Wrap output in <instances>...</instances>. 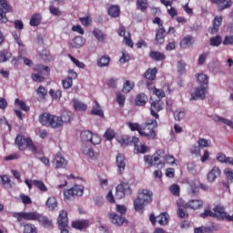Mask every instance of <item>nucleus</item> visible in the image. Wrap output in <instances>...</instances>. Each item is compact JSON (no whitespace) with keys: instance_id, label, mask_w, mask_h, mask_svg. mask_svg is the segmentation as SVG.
I'll return each instance as SVG.
<instances>
[{"instance_id":"nucleus-57","label":"nucleus","mask_w":233,"mask_h":233,"mask_svg":"<svg viewBox=\"0 0 233 233\" xmlns=\"http://www.w3.org/2000/svg\"><path fill=\"white\" fill-rule=\"evenodd\" d=\"M49 95L51 96L52 99L59 101V99H61L62 93H61V90H56V91L54 89H51L49 91Z\"/></svg>"},{"instance_id":"nucleus-13","label":"nucleus","mask_w":233,"mask_h":233,"mask_svg":"<svg viewBox=\"0 0 233 233\" xmlns=\"http://www.w3.org/2000/svg\"><path fill=\"white\" fill-rule=\"evenodd\" d=\"M12 8L5 1L0 2V21L1 23H6L8 21V18H6V13L10 12Z\"/></svg>"},{"instance_id":"nucleus-14","label":"nucleus","mask_w":233,"mask_h":233,"mask_svg":"<svg viewBox=\"0 0 233 233\" xmlns=\"http://www.w3.org/2000/svg\"><path fill=\"white\" fill-rule=\"evenodd\" d=\"M59 228H66L68 227V212L61 210L57 218Z\"/></svg>"},{"instance_id":"nucleus-18","label":"nucleus","mask_w":233,"mask_h":233,"mask_svg":"<svg viewBox=\"0 0 233 233\" xmlns=\"http://www.w3.org/2000/svg\"><path fill=\"white\" fill-rule=\"evenodd\" d=\"M160 110H163V106H161L160 101L151 102L150 112L153 117H156V119H159V114H157V112H159Z\"/></svg>"},{"instance_id":"nucleus-1","label":"nucleus","mask_w":233,"mask_h":233,"mask_svg":"<svg viewBox=\"0 0 233 233\" xmlns=\"http://www.w3.org/2000/svg\"><path fill=\"white\" fill-rule=\"evenodd\" d=\"M152 203V191L148 189L139 190L137 198L134 200V208L137 212H143L145 206Z\"/></svg>"},{"instance_id":"nucleus-43","label":"nucleus","mask_w":233,"mask_h":233,"mask_svg":"<svg viewBox=\"0 0 233 233\" xmlns=\"http://www.w3.org/2000/svg\"><path fill=\"white\" fill-rule=\"evenodd\" d=\"M134 86V82L127 80L123 85L122 92H124V94H128V92H130Z\"/></svg>"},{"instance_id":"nucleus-5","label":"nucleus","mask_w":233,"mask_h":233,"mask_svg":"<svg viewBox=\"0 0 233 233\" xmlns=\"http://www.w3.org/2000/svg\"><path fill=\"white\" fill-rule=\"evenodd\" d=\"M34 70L35 72H38V73H34L31 76L33 81H35V83H43V81H45V76H43L50 75V67L45 66L43 65L35 66Z\"/></svg>"},{"instance_id":"nucleus-52","label":"nucleus","mask_w":233,"mask_h":233,"mask_svg":"<svg viewBox=\"0 0 233 233\" xmlns=\"http://www.w3.org/2000/svg\"><path fill=\"white\" fill-rule=\"evenodd\" d=\"M186 112L183 109H177L174 112V117L176 121H181L185 119Z\"/></svg>"},{"instance_id":"nucleus-15","label":"nucleus","mask_w":233,"mask_h":233,"mask_svg":"<svg viewBox=\"0 0 233 233\" xmlns=\"http://www.w3.org/2000/svg\"><path fill=\"white\" fill-rule=\"evenodd\" d=\"M82 154L89 157L90 159H97V153L94 152L92 146L84 144L81 147Z\"/></svg>"},{"instance_id":"nucleus-58","label":"nucleus","mask_w":233,"mask_h":233,"mask_svg":"<svg viewBox=\"0 0 233 233\" xmlns=\"http://www.w3.org/2000/svg\"><path fill=\"white\" fill-rule=\"evenodd\" d=\"M71 190H73V194L75 196H78V197L83 196L84 189H83L82 186L76 185L73 187H71Z\"/></svg>"},{"instance_id":"nucleus-27","label":"nucleus","mask_w":233,"mask_h":233,"mask_svg":"<svg viewBox=\"0 0 233 233\" xmlns=\"http://www.w3.org/2000/svg\"><path fill=\"white\" fill-rule=\"evenodd\" d=\"M91 114H93V116H98V117H105V113L103 112V109H101V106L97 101L94 102Z\"/></svg>"},{"instance_id":"nucleus-20","label":"nucleus","mask_w":233,"mask_h":233,"mask_svg":"<svg viewBox=\"0 0 233 233\" xmlns=\"http://www.w3.org/2000/svg\"><path fill=\"white\" fill-rule=\"evenodd\" d=\"M165 35H167V30L165 27L161 26L156 30L155 41L157 45H163V43H165Z\"/></svg>"},{"instance_id":"nucleus-63","label":"nucleus","mask_w":233,"mask_h":233,"mask_svg":"<svg viewBox=\"0 0 233 233\" xmlns=\"http://www.w3.org/2000/svg\"><path fill=\"white\" fill-rule=\"evenodd\" d=\"M69 59H71L72 63L76 65L78 68H85V63L76 59V57L72 56V55H68Z\"/></svg>"},{"instance_id":"nucleus-54","label":"nucleus","mask_w":233,"mask_h":233,"mask_svg":"<svg viewBox=\"0 0 233 233\" xmlns=\"http://www.w3.org/2000/svg\"><path fill=\"white\" fill-rule=\"evenodd\" d=\"M104 137L107 141H112V139H114V137H116V131H114V129H112V128L106 129V131L104 134Z\"/></svg>"},{"instance_id":"nucleus-3","label":"nucleus","mask_w":233,"mask_h":233,"mask_svg":"<svg viewBox=\"0 0 233 233\" xmlns=\"http://www.w3.org/2000/svg\"><path fill=\"white\" fill-rule=\"evenodd\" d=\"M144 163L147 168L150 167L163 168V167H165V158L163 157V155L160 154L155 156L146 155L144 156Z\"/></svg>"},{"instance_id":"nucleus-55","label":"nucleus","mask_w":233,"mask_h":233,"mask_svg":"<svg viewBox=\"0 0 233 233\" xmlns=\"http://www.w3.org/2000/svg\"><path fill=\"white\" fill-rule=\"evenodd\" d=\"M24 233H37V228L34 224L24 225Z\"/></svg>"},{"instance_id":"nucleus-59","label":"nucleus","mask_w":233,"mask_h":233,"mask_svg":"<svg viewBox=\"0 0 233 233\" xmlns=\"http://www.w3.org/2000/svg\"><path fill=\"white\" fill-rule=\"evenodd\" d=\"M189 152L190 154H192L193 156H196V157H199V156H201V149L199 147V146H192L189 148Z\"/></svg>"},{"instance_id":"nucleus-61","label":"nucleus","mask_w":233,"mask_h":233,"mask_svg":"<svg viewBox=\"0 0 233 233\" xmlns=\"http://www.w3.org/2000/svg\"><path fill=\"white\" fill-rule=\"evenodd\" d=\"M224 174L227 177L228 183H232L233 181V170L227 167L224 169Z\"/></svg>"},{"instance_id":"nucleus-17","label":"nucleus","mask_w":233,"mask_h":233,"mask_svg":"<svg viewBox=\"0 0 233 233\" xmlns=\"http://www.w3.org/2000/svg\"><path fill=\"white\" fill-rule=\"evenodd\" d=\"M221 176V169L217 166L213 167L212 169L208 173L207 179L209 183H214L218 177Z\"/></svg>"},{"instance_id":"nucleus-28","label":"nucleus","mask_w":233,"mask_h":233,"mask_svg":"<svg viewBox=\"0 0 233 233\" xmlns=\"http://www.w3.org/2000/svg\"><path fill=\"white\" fill-rule=\"evenodd\" d=\"M197 79H198V85H200V86L208 88V76L207 75L200 73V74L197 75Z\"/></svg>"},{"instance_id":"nucleus-22","label":"nucleus","mask_w":233,"mask_h":233,"mask_svg":"<svg viewBox=\"0 0 233 233\" xmlns=\"http://www.w3.org/2000/svg\"><path fill=\"white\" fill-rule=\"evenodd\" d=\"M221 23H223V17L215 16L213 25L208 29L209 34H217L218 30H219V27L221 26Z\"/></svg>"},{"instance_id":"nucleus-29","label":"nucleus","mask_w":233,"mask_h":233,"mask_svg":"<svg viewBox=\"0 0 233 233\" xmlns=\"http://www.w3.org/2000/svg\"><path fill=\"white\" fill-rule=\"evenodd\" d=\"M46 206L50 210H57V198L56 197H49L46 202Z\"/></svg>"},{"instance_id":"nucleus-31","label":"nucleus","mask_w":233,"mask_h":233,"mask_svg":"<svg viewBox=\"0 0 233 233\" xmlns=\"http://www.w3.org/2000/svg\"><path fill=\"white\" fill-rule=\"evenodd\" d=\"M149 56L151 59H154V61H165V59H167L165 54L159 51H151Z\"/></svg>"},{"instance_id":"nucleus-42","label":"nucleus","mask_w":233,"mask_h":233,"mask_svg":"<svg viewBox=\"0 0 233 233\" xmlns=\"http://www.w3.org/2000/svg\"><path fill=\"white\" fill-rule=\"evenodd\" d=\"M221 43H223V38H221V35L213 36L209 39L210 46H219Z\"/></svg>"},{"instance_id":"nucleus-45","label":"nucleus","mask_w":233,"mask_h":233,"mask_svg":"<svg viewBox=\"0 0 233 233\" xmlns=\"http://www.w3.org/2000/svg\"><path fill=\"white\" fill-rule=\"evenodd\" d=\"M108 14L111 17H118L120 14L119 7L117 5H111L108 9Z\"/></svg>"},{"instance_id":"nucleus-26","label":"nucleus","mask_w":233,"mask_h":233,"mask_svg":"<svg viewBox=\"0 0 233 233\" xmlns=\"http://www.w3.org/2000/svg\"><path fill=\"white\" fill-rule=\"evenodd\" d=\"M63 127V119L61 116H54L51 118L50 128H61Z\"/></svg>"},{"instance_id":"nucleus-41","label":"nucleus","mask_w":233,"mask_h":233,"mask_svg":"<svg viewBox=\"0 0 233 233\" xmlns=\"http://www.w3.org/2000/svg\"><path fill=\"white\" fill-rule=\"evenodd\" d=\"M40 23H41V15L35 14L32 15L29 25H31V26H38V25H40Z\"/></svg>"},{"instance_id":"nucleus-36","label":"nucleus","mask_w":233,"mask_h":233,"mask_svg":"<svg viewBox=\"0 0 233 233\" xmlns=\"http://www.w3.org/2000/svg\"><path fill=\"white\" fill-rule=\"evenodd\" d=\"M192 45H194V37L186 36L181 41L180 46H182V48H190V46H192Z\"/></svg>"},{"instance_id":"nucleus-53","label":"nucleus","mask_w":233,"mask_h":233,"mask_svg":"<svg viewBox=\"0 0 233 233\" xmlns=\"http://www.w3.org/2000/svg\"><path fill=\"white\" fill-rule=\"evenodd\" d=\"M92 132L91 131H88V130H85V131H82L81 134H80V137L82 139V141H90L92 139Z\"/></svg>"},{"instance_id":"nucleus-34","label":"nucleus","mask_w":233,"mask_h":233,"mask_svg":"<svg viewBox=\"0 0 233 233\" xmlns=\"http://www.w3.org/2000/svg\"><path fill=\"white\" fill-rule=\"evenodd\" d=\"M73 228H77L78 230H83L88 227V220H78L72 223Z\"/></svg>"},{"instance_id":"nucleus-39","label":"nucleus","mask_w":233,"mask_h":233,"mask_svg":"<svg viewBox=\"0 0 233 233\" xmlns=\"http://www.w3.org/2000/svg\"><path fill=\"white\" fill-rule=\"evenodd\" d=\"M38 221L45 227V228H50V227H52V220L45 216L39 215Z\"/></svg>"},{"instance_id":"nucleus-56","label":"nucleus","mask_w":233,"mask_h":233,"mask_svg":"<svg viewBox=\"0 0 233 233\" xmlns=\"http://www.w3.org/2000/svg\"><path fill=\"white\" fill-rule=\"evenodd\" d=\"M135 150L137 151V154H147L150 150V147H148L147 145L142 144L137 147H135Z\"/></svg>"},{"instance_id":"nucleus-40","label":"nucleus","mask_w":233,"mask_h":233,"mask_svg":"<svg viewBox=\"0 0 233 233\" xmlns=\"http://www.w3.org/2000/svg\"><path fill=\"white\" fill-rule=\"evenodd\" d=\"M177 74L183 76V74L187 73V64L183 60L178 61L177 64Z\"/></svg>"},{"instance_id":"nucleus-25","label":"nucleus","mask_w":233,"mask_h":233,"mask_svg":"<svg viewBox=\"0 0 233 233\" xmlns=\"http://www.w3.org/2000/svg\"><path fill=\"white\" fill-rule=\"evenodd\" d=\"M73 105L76 112H85L86 111V108H88V106L85 104V102L79 101L76 98L73 99Z\"/></svg>"},{"instance_id":"nucleus-46","label":"nucleus","mask_w":233,"mask_h":233,"mask_svg":"<svg viewBox=\"0 0 233 233\" xmlns=\"http://www.w3.org/2000/svg\"><path fill=\"white\" fill-rule=\"evenodd\" d=\"M33 185L36 187V188H39L41 192H47L48 188L45 185V182L41 180H33Z\"/></svg>"},{"instance_id":"nucleus-50","label":"nucleus","mask_w":233,"mask_h":233,"mask_svg":"<svg viewBox=\"0 0 233 233\" xmlns=\"http://www.w3.org/2000/svg\"><path fill=\"white\" fill-rule=\"evenodd\" d=\"M198 143L199 148H208V147H210L212 144V141L205 138H199Z\"/></svg>"},{"instance_id":"nucleus-10","label":"nucleus","mask_w":233,"mask_h":233,"mask_svg":"<svg viewBox=\"0 0 233 233\" xmlns=\"http://www.w3.org/2000/svg\"><path fill=\"white\" fill-rule=\"evenodd\" d=\"M116 167H117V174L121 176L127 168V158H125V155L117 154L116 157Z\"/></svg>"},{"instance_id":"nucleus-7","label":"nucleus","mask_w":233,"mask_h":233,"mask_svg":"<svg viewBox=\"0 0 233 233\" xmlns=\"http://www.w3.org/2000/svg\"><path fill=\"white\" fill-rule=\"evenodd\" d=\"M208 87L201 86L195 87L191 90V98L192 101H198L199 99H205L207 97V89Z\"/></svg>"},{"instance_id":"nucleus-6","label":"nucleus","mask_w":233,"mask_h":233,"mask_svg":"<svg viewBox=\"0 0 233 233\" xmlns=\"http://www.w3.org/2000/svg\"><path fill=\"white\" fill-rule=\"evenodd\" d=\"M40 214L36 211L31 212H16L13 214V218H15L17 221H38Z\"/></svg>"},{"instance_id":"nucleus-19","label":"nucleus","mask_w":233,"mask_h":233,"mask_svg":"<svg viewBox=\"0 0 233 233\" xmlns=\"http://www.w3.org/2000/svg\"><path fill=\"white\" fill-rule=\"evenodd\" d=\"M211 3H214L218 5V10H227V8H230L232 6V0H211Z\"/></svg>"},{"instance_id":"nucleus-35","label":"nucleus","mask_w":233,"mask_h":233,"mask_svg":"<svg viewBox=\"0 0 233 233\" xmlns=\"http://www.w3.org/2000/svg\"><path fill=\"white\" fill-rule=\"evenodd\" d=\"M147 101H148V97L143 93L138 94L136 97V103L139 106L147 105Z\"/></svg>"},{"instance_id":"nucleus-51","label":"nucleus","mask_w":233,"mask_h":233,"mask_svg":"<svg viewBox=\"0 0 233 233\" xmlns=\"http://www.w3.org/2000/svg\"><path fill=\"white\" fill-rule=\"evenodd\" d=\"M184 204H185V202H183V201L177 202V207H178L177 214L182 218H188V214L185 213V211L183 210V208H185L183 207Z\"/></svg>"},{"instance_id":"nucleus-37","label":"nucleus","mask_w":233,"mask_h":233,"mask_svg":"<svg viewBox=\"0 0 233 233\" xmlns=\"http://www.w3.org/2000/svg\"><path fill=\"white\" fill-rule=\"evenodd\" d=\"M127 126L128 127L131 132H138V134H141L142 126L139 125V123L127 122Z\"/></svg>"},{"instance_id":"nucleus-44","label":"nucleus","mask_w":233,"mask_h":233,"mask_svg":"<svg viewBox=\"0 0 233 233\" xmlns=\"http://www.w3.org/2000/svg\"><path fill=\"white\" fill-rule=\"evenodd\" d=\"M122 56L119 59V63L121 65H125V63H128L130 61V54H128V51L123 49L121 51Z\"/></svg>"},{"instance_id":"nucleus-38","label":"nucleus","mask_w":233,"mask_h":233,"mask_svg":"<svg viewBox=\"0 0 233 233\" xmlns=\"http://www.w3.org/2000/svg\"><path fill=\"white\" fill-rule=\"evenodd\" d=\"M12 57V53L8 49H4L0 52V63H6Z\"/></svg>"},{"instance_id":"nucleus-32","label":"nucleus","mask_w":233,"mask_h":233,"mask_svg":"<svg viewBox=\"0 0 233 233\" xmlns=\"http://www.w3.org/2000/svg\"><path fill=\"white\" fill-rule=\"evenodd\" d=\"M108 65H110V56H103L97 59V66L100 68H105V66H108Z\"/></svg>"},{"instance_id":"nucleus-9","label":"nucleus","mask_w":233,"mask_h":233,"mask_svg":"<svg viewBox=\"0 0 233 233\" xmlns=\"http://www.w3.org/2000/svg\"><path fill=\"white\" fill-rule=\"evenodd\" d=\"M169 218L170 217L168 216V213H161L157 217H156L154 214L149 216V221L152 223V225H156L157 222L161 226L168 225Z\"/></svg>"},{"instance_id":"nucleus-62","label":"nucleus","mask_w":233,"mask_h":233,"mask_svg":"<svg viewBox=\"0 0 233 233\" xmlns=\"http://www.w3.org/2000/svg\"><path fill=\"white\" fill-rule=\"evenodd\" d=\"M79 21L84 26H90L92 25V17L90 16L80 17Z\"/></svg>"},{"instance_id":"nucleus-47","label":"nucleus","mask_w":233,"mask_h":233,"mask_svg":"<svg viewBox=\"0 0 233 233\" xmlns=\"http://www.w3.org/2000/svg\"><path fill=\"white\" fill-rule=\"evenodd\" d=\"M137 10H141V12H145L147 8H148V1L147 0H137Z\"/></svg>"},{"instance_id":"nucleus-49","label":"nucleus","mask_w":233,"mask_h":233,"mask_svg":"<svg viewBox=\"0 0 233 233\" xmlns=\"http://www.w3.org/2000/svg\"><path fill=\"white\" fill-rule=\"evenodd\" d=\"M15 106L21 108V110H24V112H28V110H30V107L26 106V104L24 101L19 100V98L15 99Z\"/></svg>"},{"instance_id":"nucleus-64","label":"nucleus","mask_w":233,"mask_h":233,"mask_svg":"<svg viewBox=\"0 0 233 233\" xmlns=\"http://www.w3.org/2000/svg\"><path fill=\"white\" fill-rule=\"evenodd\" d=\"M125 101H126L125 95L121 93H116V102L120 106H125Z\"/></svg>"},{"instance_id":"nucleus-16","label":"nucleus","mask_w":233,"mask_h":233,"mask_svg":"<svg viewBox=\"0 0 233 233\" xmlns=\"http://www.w3.org/2000/svg\"><path fill=\"white\" fill-rule=\"evenodd\" d=\"M228 213L225 211V208L222 206H216L213 208V218L217 219H226Z\"/></svg>"},{"instance_id":"nucleus-23","label":"nucleus","mask_w":233,"mask_h":233,"mask_svg":"<svg viewBox=\"0 0 233 233\" xmlns=\"http://www.w3.org/2000/svg\"><path fill=\"white\" fill-rule=\"evenodd\" d=\"M160 3L164 5V6H167V13L170 15V17H176L177 15V10L174 7H172V5L174 2L172 1H167V0H160Z\"/></svg>"},{"instance_id":"nucleus-2","label":"nucleus","mask_w":233,"mask_h":233,"mask_svg":"<svg viewBox=\"0 0 233 233\" xmlns=\"http://www.w3.org/2000/svg\"><path fill=\"white\" fill-rule=\"evenodd\" d=\"M154 128H157V120H147L144 124H142L140 136L147 137V139H156V131Z\"/></svg>"},{"instance_id":"nucleus-60","label":"nucleus","mask_w":233,"mask_h":233,"mask_svg":"<svg viewBox=\"0 0 233 233\" xmlns=\"http://www.w3.org/2000/svg\"><path fill=\"white\" fill-rule=\"evenodd\" d=\"M151 90L153 94L157 96V97H158V99H163V97H165V91H163L162 89L152 87Z\"/></svg>"},{"instance_id":"nucleus-11","label":"nucleus","mask_w":233,"mask_h":233,"mask_svg":"<svg viewBox=\"0 0 233 233\" xmlns=\"http://www.w3.org/2000/svg\"><path fill=\"white\" fill-rule=\"evenodd\" d=\"M109 220L116 225V227H123L127 223V218L123 215H118L116 213L108 214Z\"/></svg>"},{"instance_id":"nucleus-21","label":"nucleus","mask_w":233,"mask_h":233,"mask_svg":"<svg viewBox=\"0 0 233 233\" xmlns=\"http://www.w3.org/2000/svg\"><path fill=\"white\" fill-rule=\"evenodd\" d=\"M182 207L184 208H192L193 210H197L198 208H201V207H203V201L193 199L190 200L188 203L184 202V204H182Z\"/></svg>"},{"instance_id":"nucleus-48","label":"nucleus","mask_w":233,"mask_h":233,"mask_svg":"<svg viewBox=\"0 0 233 233\" xmlns=\"http://www.w3.org/2000/svg\"><path fill=\"white\" fill-rule=\"evenodd\" d=\"M93 35L99 43H103V41H105V34L100 29H94Z\"/></svg>"},{"instance_id":"nucleus-24","label":"nucleus","mask_w":233,"mask_h":233,"mask_svg":"<svg viewBox=\"0 0 233 233\" xmlns=\"http://www.w3.org/2000/svg\"><path fill=\"white\" fill-rule=\"evenodd\" d=\"M52 116L53 115H50L49 113H43L39 116V122L44 127H50L52 123Z\"/></svg>"},{"instance_id":"nucleus-12","label":"nucleus","mask_w":233,"mask_h":233,"mask_svg":"<svg viewBox=\"0 0 233 233\" xmlns=\"http://www.w3.org/2000/svg\"><path fill=\"white\" fill-rule=\"evenodd\" d=\"M66 165H68V162L61 153L55 156L53 159V167H55V168H66Z\"/></svg>"},{"instance_id":"nucleus-8","label":"nucleus","mask_w":233,"mask_h":233,"mask_svg":"<svg viewBox=\"0 0 233 233\" xmlns=\"http://www.w3.org/2000/svg\"><path fill=\"white\" fill-rule=\"evenodd\" d=\"M132 194V188L128 184H119L116 187V198L117 199H123L126 196H130Z\"/></svg>"},{"instance_id":"nucleus-4","label":"nucleus","mask_w":233,"mask_h":233,"mask_svg":"<svg viewBox=\"0 0 233 233\" xmlns=\"http://www.w3.org/2000/svg\"><path fill=\"white\" fill-rule=\"evenodd\" d=\"M15 143L18 147L19 150H26V148H29L31 152H37V147H35L32 139L26 138L24 136L18 135Z\"/></svg>"},{"instance_id":"nucleus-30","label":"nucleus","mask_w":233,"mask_h":233,"mask_svg":"<svg viewBox=\"0 0 233 233\" xmlns=\"http://www.w3.org/2000/svg\"><path fill=\"white\" fill-rule=\"evenodd\" d=\"M85 43H86V40L83 36H76L73 39L72 46L73 48H81L82 46H85Z\"/></svg>"},{"instance_id":"nucleus-33","label":"nucleus","mask_w":233,"mask_h":233,"mask_svg":"<svg viewBox=\"0 0 233 233\" xmlns=\"http://www.w3.org/2000/svg\"><path fill=\"white\" fill-rule=\"evenodd\" d=\"M157 75V68L154 67L153 69H147L145 73L146 79H148V81H154L156 79V76Z\"/></svg>"}]
</instances>
